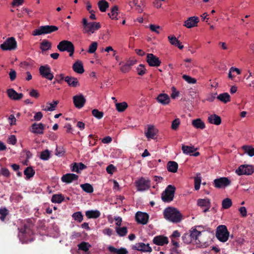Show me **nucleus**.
<instances>
[{"label": "nucleus", "mask_w": 254, "mask_h": 254, "mask_svg": "<svg viewBox=\"0 0 254 254\" xmlns=\"http://www.w3.org/2000/svg\"><path fill=\"white\" fill-rule=\"evenodd\" d=\"M45 129V125L42 123H34L31 126L30 131L36 134H43Z\"/></svg>", "instance_id": "nucleus-19"}, {"label": "nucleus", "mask_w": 254, "mask_h": 254, "mask_svg": "<svg viewBox=\"0 0 254 254\" xmlns=\"http://www.w3.org/2000/svg\"><path fill=\"white\" fill-rule=\"evenodd\" d=\"M86 168V166L82 163H74L71 165V170L72 172H75L79 173L80 170H82Z\"/></svg>", "instance_id": "nucleus-31"}, {"label": "nucleus", "mask_w": 254, "mask_h": 254, "mask_svg": "<svg viewBox=\"0 0 254 254\" xmlns=\"http://www.w3.org/2000/svg\"><path fill=\"white\" fill-rule=\"evenodd\" d=\"M116 110L119 112L125 111L127 108L128 105L127 102H123L121 103H116L115 104Z\"/></svg>", "instance_id": "nucleus-43"}, {"label": "nucleus", "mask_w": 254, "mask_h": 254, "mask_svg": "<svg viewBox=\"0 0 254 254\" xmlns=\"http://www.w3.org/2000/svg\"><path fill=\"white\" fill-rule=\"evenodd\" d=\"M208 121L210 124L218 126L221 124V119L219 116L213 114L208 117Z\"/></svg>", "instance_id": "nucleus-30"}, {"label": "nucleus", "mask_w": 254, "mask_h": 254, "mask_svg": "<svg viewBox=\"0 0 254 254\" xmlns=\"http://www.w3.org/2000/svg\"><path fill=\"white\" fill-rule=\"evenodd\" d=\"M73 70L76 73H83L84 71L82 63L80 61L76 62L72 65Z\"/></svg>", "instance_id": "nucleus-35"}, {"label": "nucleus", "mask_w": 254, "mask_h": 254, "mask_svg": "<svg viewBox=\"0 0 254 254\" xmlns=\"http://www.w3.org/2000/svg\"><path fill=\"white\" fill-rule=\"evenodd\" d=\"M137 190L143 191L148 190L151 186V181L148 178L141 177L135 182Z\"/></svg>", "instance_id": "nucleus-7"}, {"label": "nucleus", "mask_w": 254, "mask_h": 254, "mask_svg": "<svg viewBox=\"0 0 254 254\" xmlns=\"http://www.w3.org/2000/svg\"><path fill=\"white\" fill-rule=\"evenodd\" d=\"M242 149L247 153L249 156L253 157L254 156V148L251 145H243Z\"/></svg>", "instance_id": "nucleus-46"}, {"label": "nucleus", "mask_w": 254, "mask_h": 254, "mask_svg": "<svg viewBox=\"0 0 254 254\" xmlns=\"http://www.w3.org/2000/svg\"><path fill=\"white\" fill-rule=\"evenodd\" d=\"M153 244L157 246H163L169 243L168 238L163 235L155 236L153 239Z\"/></svg>", "instance_id": "nucleus-20"}, {"label": "nucleus", "mask_w": 254, "mask_h": 254, "mask_svg": "<svg viewBox=\"0 0 254 254\" xmlns=\"http://www.w3.org/2000/svg\"><path fill=\"white\" fill-rule=\"evenodd\" d=\"M98 5L101 12H105L109 7V3L105 0H101L98 2Z\"/></svg>", "instance_id": "nucleus-45"}, {"label": "nucleus", "mask_w": 254, "mask_h": 254, "mask_svg": "<svg viewBox=\"0 0 254 254\" xmlns=\"http://www.w3.org/2000/svg\"><path fill=\"white\" fill-rule=\"evenodd\" d=\"M232 205V202L230 198H226L222 202V206L224 209H228Z\"/></svg>", "instance_id": "nucleus-53"}, {"label": "nucleus", "mask_w": 254, "mask_h": 254, "mask_svg": "<svg viewBox=\"0 0 254 254\" xmlns=\"http://www.w3.org/2000/svg\"><path fill=\"white\" fill-rule=\"evenodd\" d=\"M163 214L166 219L173 223L180 222L182 219V215L180 211L173 207L165 208Z\"/></svg>", "instance_id": "nucleus-3"}, {"label": "nucleus", "mask_w": 254, "mask_h": 254, "mask_svg": "<svg viewBox=\"0 0 254 254\" xmlns=\"http://www.w3.org/2000/svg\"><path fill=\"white\" fill-rule=\"evenodd\" d=\"M199 20L197 16L188 18L184 23V26L187 28H191L197 26Z\"/></svg>", "instance_id": "nucleus-17"}, {"label": "nucleus", "mask_w": 254, "mask_h": 254, "mask_svg": "<svg viewBox=\"0 0 254 254\" xmlns=\"http://www.w3.org/2000/svg\"><path fill=\"white\" fill-rule=\"evenodd\" d=\"M140 4L141 1L139 0H132L129 2L130 7L138 13H141L143 11Z\"/></svg>", "instance_id": "nucleus-29"}, {"label": "nucleus", "mask_w": 254, "mask_h": 254, "mask_svg": "<svg viewBox=\"0 0 254 254\" xmlns=\"http://www.w3.org/2000/svg\"><path fill=\"white\" fill-rule=\"evenodd\" d=\"M108 249L111 253H116L117 254H127L128 253L127 249L123 248L117 249L113 246H110L108 247Z\"/></svg>", "instance_id": "nucleus-36"}, {"label": "nucleus", "mask_w": 254, "mask_h": 254, "mask_svg": "<svg viewBox=\"0 0 254 254\" xmlns=\"http://www.w3.org/2000/svg\"><path fill=\"white\" fill-rule=\"evenodd\" d=\"M230 181L226 177H222L214 180V185L216 188H225L230 185Z\"/></svg>", "instance_id": "nucleus-16"}, {"label": "nucleus", "mask_w": 254, "mask_h": 254, "mask_svg": "<svg viewBox=\"0 0 254 254\" xmlns=\"http://www.w3.org/2000/svg\"><path fill=\"white\" fill-rule=\"evenodd\" d=\"M135 247L137 251L143 252L150 253L152 251L149 244H145L143 243H138L136 244Z\"/></svg>", "instance_id": "nucleus-25"}, {"label": "nucleus", "mask_w": 254, "mask_h": 254, "mask_svg": "<svg viewBox=\"0 0 254 254\" xmlns=\"http://www.w3.org/2000/svg\"><path fill=\"white\" fill-rule=\"evenodd\" d=\"M146 62L150 66H159L161 62L159 59L153 54H147L146 56Z\"/></svg>", "instance_id": "nucleus-14"}, {"label": "nucleus", "mask_w": 254, "mask_h": 254, "mask_svg": "<svg viewBox=\"0 0 254 254\" xmlns=\"http://www.w3.org/2000/svg\"><path fill=\"white\" fill-rule=\"evenodd\" d=\"M201 182V177L200 176V174L198 173L196 174V176L194 179V189L195 190H197L200 189Z\"/></svg>", "instance_id": "nucleus-49"}, {"label": "nucleus", "mask_w": 254, "mask_h": 254, "mask_svg": "<svg viewBox=\"0 0 254 254\" xmlns=\"http://www.w3.org/2000/svg\"><path fill=\"white\" fill-rule=\"evenodd\" d=\"M189 234L195 243V244H197L200 243V241L199 240V237L201 234V232L197 230L196 228H191Z\"/></svg>", "instance_id": "nucleus-22"}, {"label": "nucleus", "mask_w": 254, "mask_h": 254, "mask_svg": "<svg viewBox=\"0 0 254 254\" xmlns=\"http://www.w3.org/2000/svg\"><path fill=\"white\" fill-rule=\"evenodd\" d=\"M64 199V196L62 194H56L52 196L51 201L53 203H61Z\"/></svg>", "instance_id": "nucleus-42"}, {"label": "nucleus", "mask_w": 254, "mask_h": 254, "mask_svg": "<svg viewBox=\"0 0 254 254\" xmlns=\"http://www.w3.org/2000/svg\"><path fill=\"white\" fill-rule=\"evenodd\" d=\"M217 99L222 103H227L230 101V96L228 93L225 92L218 95Z\"/></svg>", "instance_id": "nucleus-39"}, {"label": "nucleus", "mask_w": 254, "mask_h": 254, "mask_svg": "<svg viewBox=\"0 0 254 254\" xmlns=\"http://www.w3.org/2000/svg\"><path fill=\"white\" fill-rule=\"evenodd\" d=\"M182 78L186 82L190 84H195L196 82V80L195 78H192L191 76L186 74H184L182 76Z\"/></svg>", "instance_id": "nucleus-57"}, {"label": "nucleus", "mask_w": 254, "mask_h": 254, "mask_svg": "<svg viewBox=\"0 0 254 254\" xmlns=\"http://www.w3.org/2000/svg\"><path fill=\"white\" fill-rule=\"evenodd\" d=\"M176 188L172 185H169L161 195L162 199L164 202H170L174 198Z\"/></svg>", "instance_id": "nucleus-8"}, {"label": "nucleus", "mask_w": 254, "mask_h": 254, "mask_svg": "<svg viewBox=\"0 0 254 254\" xmlns=\"http://www.w3.org/2000/svg\"><path fill=\"white\" fill-rule=\"evenodd\" d=\"M178 165L175 161H169L167 163V170L169 172L176 173L178 171Z\"/></svg>", "instance_id": "nucleus-40"}, {"label": "nucleus", "mask_w": 254, "mask_h": 254, "mask_svg": "<svg viewBox=\"0 0 254 254\" xmlns=\"http://www.w3.org/2000/svg\"><path fill=\"white\" fill-rule=\"evenodd\" d=\"M216 237L221 242L225 243L228 241L229 237V232L225 225H221L217 227Z\"/></svg>", "instance_id": "nucleus-4"}, {"label": "nucleus", "mask_w": 254, "mask_h": 254, "mask_svg": "<svg viewBox=\"0 0 254 254\" xmlns=\"http://www.w3.org/2000/svg\"><path fill=\"white\" fill-rule=\"evenodd\" d=\"M64 78H65V77L64 76V74L61 73L59 74H57L56 75L54 83H62L63 80L64 79Z\"/></svg>", "instance_id": "nucleus-61"}, {"label": "nucleus", "mask_w": 254, "mask_h": 254, "mask_svg": "<svg viewBox=\"0 0 254 254\" xmlns=\"http://www.w3.org/2000/svg\"><path fill=\"white\" fill-rule=\"evenodd\" d=\"M72 218L78 223H80L83 221V215L80 211L76 212L72 214Z\"/></svg>", "instance_id": "nucleus-50"}, {"label": "nucleus", "mask_w": 254, "mask_h": 254, "mask_svg": "<svg viewBox=\"0 0 254 254\" xmlns=\"http://www.w3.org/2000/svg\"><path fill=\"white\" fill-rule=\"evenodd\" d=\"M197 149V148H195L192 145L189 146L184 144H182V150L183 152L187 155H190L195 157L199 156L200 153L199 152L196 151Z\"/></svg>", "instance_id": "nucleus-13"}, {"label": "nucleus", "mask_w": 254, "mask_h": 254, "mask_svg": "<svg viewBox=\"0 0 254 254\" xmlns=\"http://www.w3.org/2000/svg\"><path fill=\"white\" fill-rule=\"evenodd\" d=\"M197 204L198 206L202 208L204 212L209 211L211 207V203L209 199H198L197 201Z\"/></svg>", "instance_id": "nucleus-18"}, {"label": "nucleus", "mask_w": 254, "mask_h": 254, "mask_svg": "<svg viewBox=\"0 0 254 254\" xmlns=\"http://www.w3.org/2000/svg\"><path fill=\"white\" fill-rule=\"evenodd\" d=\"M157 133V130L152 125H149L148 127L147 130L145 132V134L147 138H153Z\"/></svg>", "instance_id": "nucleus-32"}, {"label": "nucleus", "mask_w": 254, "mask_h": 254, "mask_svg": "<svg viewBox=\"0 0 254 254\" xmlns=\"http://www.w3.org/2000/svg\"><path fill=\"white\" fill-rule=\"evenodd\" d=\"M181 121L179 118L175 119L172 123L171 128L173 130H176L180 125Z\"/></svg>", "instance_id": "nucleus-60"}, {"label": "nucleus", "mask_w": 254, "mask_h": 254, "mask_svg": "<svg viewBox=\"0 0 254 254\" xmlns=\"http://www.w3.org/2000/svg\"><path fill=\"white\" fill-rule=\"evenodd\" d=\"M7 93L8 97L13 100H18L22 98L23 95L22 93H18L13 89H9L7 90Z\"/></svg>", "instance_id": "nucleus-23"}, {"label": "nucleus", "mask_w": 254, "mask_h": 254, "mask_svg": "<svg viewBox=\"0 0 254 254\" xmlns=\"http://www.w3.org/2000/svg\"><path fill=\"white\" fill-rule=\"evenodd\" d=\"M135 64V62L133 61H128L126 63L122 64L120 63V65H121L120 67V70L123 73H127L129 72L131 69V67Z\"/></svg>", "instance_id": "nucleus-26"}, {"label": "nucleus", "mask_w": 254, "mask_h": 254, "mask_svg": "<svg viewBox=\"0 0 254 254\" xmlns=\"http://www.w3.org/2000/svg\"><path fill=\"white\" fill-rule=\"evenodd\" d=\"M172 94L171 97L172 99H175L179 95V92L176 89L175 87L172 86L171 87Z\"/></svg>", "instance_id": "nucleus-64"}, {"label": "nucleus", "mask_w": 254, "mask_h": 254, "mask_svg": "<svg viewBox=\"0 0 254 254\" xmlns=\"http://www.w3.org/2000/svg\"><path fill=\"white\" fill-rule=\"evenodd\" d=\"M184 65L187 70L190 69L195 65V62H194L191 59H186L184 60Z\"/></svg>", "instance_id": "nucleus-47"}, {"label": "nucleus", "mask_w": 254, "mask_h": 254, "mask_svg": "<svg viewBox=\"0 0 254 254\" xmlns=\"http://www.w3.org/2000/svg\"><path fill=\"white\" fill-rule=\"evenodd\" d=\"M92 115L98 119H101L103 118L104 113L103 112H100L97 109H93L92 111Z\"/></svg>", "instance_id": "nucleus-59"}, {"label": "nucleus", "mask_w": 254, "mask_h": 254, "mask_svg": "<svg viewBox=\"0 0 254 254\" xmlns=\"http://www.w3.org/2000/svg\"><path fill=\"white\" fill-rule=\"evenodd\" d=\"M191 124L196 129H203L205 127V123L199 118L192 120Z\"/></svg>", "instance_id": "nucleus-33"}, {"label": "nucleus", "mask_w": 254, "mask_h": 254, "mask_svg": "<svg viewBox=\"0 0 254 254\" xmlns=\"http://www.w3.org/2000/svg\"><path fill=\"white\" fill-rule=\"evenodd\" d=\"M78 247L79 250L86 252L91 247V245L88 243L82 242L78 245Z\"/></svg>", "instance_id": "nucleus-52"}, {"label": "nucleus", "mask_w": 254, "mask_h": 254, "mask_svg": "<svg viewBox=\"0 0 254 254\" xmlns=\"http://www.w3.org/2000/svg\"><path fill=\"white\" fill-rule=\"evenodd\" d=\"M157 101L163 105H166L169 104L170 99L168 94L165 93H161L158 95L156 98Z\"/></svg>", "instance_id": "nucleus-24"}, {"label": "nucleus", "mask_w": 254, "mask_h": 254, "mask_svg": "<svg viewBox=\"0 0 254 254\" xmlns=\"http://www.w3.org/2000/svg\"><path fill=\"white\" fill-rule=\"evenodd\" d=\"M8 213V210L6 208H0V219L2 221H4L6 216Z\"/></svg>", "instance_id": "nucleus-58"}, {"label": "nucleus", "mask_w": 254, "mask_h": 254, "mask_svg": "<svg viewBox=\"0 0 254 254\" xmlns=\"http://www.w3.org/2000/svg\"><path fill=\"white\" fill-rule=\"evenodd\" d=\"M73 102L76 108L80 109L85 105L86 99L82 94H80L73 97Z\"/></svg>", "instance_id": "nucleus-15"}, {"label": "nucleus", "mask_w": 254, "mask_h": 254, "mask_svg": "<svg viewBox=\"0 0 254 254\" xmlns=\"http://www.w3.org/2000/svg\"><path fill=\"white\" fill-rule=\"evenodd\" d=\"M59 103L58 101H53L51 103L48 102L45 108H44V106L43 107V110L45 111H53L55 110Z\"/></svg>", "instance_id": "nucleus-34"}, {"label": "nucleus", "mask_w": 254, "mask_h": 254, "mask_svg": "<svg viewBox=\"0 0 254 254\" xmlns=\"http://www.w3.org/2000/svg\"><path fill=\"white\" fill-rule=\"evenodd\" d=\"M35 174V170L31 166L27 167L24 171V174L26 176V180H29L34 176Z\"/></svg>", "instance_id": "nucleus-38"}, {"label": "nucleus", "mask_w": 254, "mask_h": 254, "mask_svg": "<svg viewBox=\"0 0 254 254\" xmlns=\"http://www.w3.org/2000/svg\"><path fill=\"white\" fill-rule=\"evenodd\" d=\"M0 48L3 51L14 50L17 48V42L14 37H9L0 44Z\"/></svg>", "instance_id": "nucleus-9"}, {"label": "nucleus", "mask_w": 254, "mask_h": 254, "mask_svg": "<svg viewBox=\"0 0 254 254\" xmlns=\"http://www.w3.org/2000/svg\"><path fill=\"white\" fill-rule=\"evenodd\" d=\"M98 47V43L97 42H93L89 46L87 52L89 54H93L97 50Z\"/></svg>", "instance_id": "nucleus-54"}, {"label": "nucleus", "mask_w": 254, "mask_h": 254, "mask_svg": "<svg viewBox=\"0 0 254 254\" xmlns=\"http://www.w3.org/2000/svg\"><path fill=\"white\" fill-rule=\"evenodd\" d=\"M58 27L55 25L41 26L39 28L35 29L32 32V35L39 36L43 34H47L57 31Z\"/></svg>", "instance_id": "nucleus-6"}, {"label": "nucleus", "mask_w": 254, "mask_h": 254, "mask_svg": "<svg viewBox=\"0 0 254 254\" xmlns=\"http://www.w3.org/2000/svg\"><path fill=\"white\" fill-rule=\"evenodd\" d=\"M85 215L89 219H96L100 216V212L97 210H88L85 212Z\"/></svg>", "instance_id": "nucleus-37"}, {"label": "nucleus", "mask_w": 254, "mask_h": 254, "mask_svg": "<svg viewBox=\"0 0 254 254\" xmlns=\"http://www.w3.org/2000/svg\"><path fill=\"white\" fill-rule=\"evenodd\" d=\"M64 80L70 86L75 87L79 86V83L77 78L67 76L65 77Z\"/></svg>", "instance_id": "nucleus-28"}, {"label": "nucleus", "mask_w": 254, "mask_h": 254, "mask_svg": "<svg viewBox=\"0 0 254 254\" xmlns=\"http://www.w3.org/2000/svg\"><path fill=\"white\" fill-rule=\"evenodd\" d=\"M50 152L48 149H46L41 152L40 158L43 160H48L50 158Z\"/></svg>", "instance_id": "nucleus-55"}, {"label": "nucleus", "mask_w": 254, "mask_h": 254, "mask_svg": "<svg viewBox=\"0 0 254 254\" xmlns=\"http://www.w3.org/2000/svg\"><path fill=\"white\" fill-rule=\"evenodd\" d=\"M52 43L47 40H44L40 44V49L43 51H47L51 48Z\"/></svg>", "instance_id": "nucleus-48"}, {"label": "nucleus", "mask_w": 254, "mask_h": 254, "mask_svg": "<svg viewBox=\"0 0 254 254\" xmlns=\"http://www.w3.org/2000/svg\"><path fill=\"white\" fill-rule=\"evenodd\" d=\"M118 7L114 6L111 8V11L108 13V15L112 19L117 20L118 19Z\"/></svg>", "instance_id": "nucleus-41"}, {"label": "nucleus", "mask_w": 254, "mask_h": 254, "mask_svg": "<svg viewBox=\"0 0 254 254\" xmlns=\"http://www.w3.org/2000/svg\"><path fill=\"white\" fill-rule=\"evenodd\" d=\"M21 226L18 227V237L22 243H28L34 240V233L30 226L25 221H20Z\"/></svg>", "instance_id": "nucleus-1"}, {"label": "nucleus", "mask_w": 254, "mask_h": 254, "mask_svg": "<svg viewBox=\"0 0 254 254\" xmlns=\"http://www.w3.org/2000/svg\"><path fill=\"white\" fill-rule=\"evenodd\" d=\"M83 33L88 36H91L101 28V24L99 22H88L86 18L82 19Z\"/></svg>", "instance_id": "nucleus-2"}, {"label": "nucleus", "mask_w": 254, "mask_h": 254, "mask_svg": "<svg viewBox=\"0 0 254 254\" xmlns=\"http://www.w3.org/2000/svg\"><path fill=\"white\" fill-rule=\"evenodd\" d=\"M39 70L40 74L42 77L49 80H52L54 78V74L49 65L47 64L41 65L40 66Z\"/></svg>", "instance_id": "nucleus-10"}, {"label": "nucleus", "mask_w": 254, "mask_h": 254, "mask_svg": "<svg viewBox=\"0 0 254 254\" xmlns=\"http://www.w3.org/2000/svg\"><path fill=\"white\" fill-rule=\"evenodd\" d=\"M137 72L138 75H142L145 73L146 69L145 66L140 64L138 65V66L136 68Z\"/></svg>", "instance_id": "nucleus-62"}, {"label": "nucleus", "mask_w": 254, "mask_h": 254, "mask_svg": "<svg viewBox=\"0 0 254 254\" xmlns=\"http://www.w3.org/2000/svg\"><path fill=\"white\" fill-rule=\"evenodd\" d=\"M58 49L61 52L66 51L70 57L72 56L74 52V46L72 43L67 40H63L57 45Z\"/></svg>", "instance_id": "nucleus-5"}, {"label": "nucleus", "mask_w": 254, "mask_h": 254, "mask_svg": "<svg viewBox=\"0 0 254 254\" xmlns=\"http://www.w3.org/2000/svg\"><path fill=\"white\" fill-rule=\"evenodd\" d=\"M149 216L148 213L141 211H137L135 214V220L138 224L143 225L148 223Z\"/></svg>", "instance_id": "nucleus-12"}, {"label": "nucleus", "mask_w": 254, "mask_h": 254, "mask_svg": "<svg viewBox=\"0 0 254 254\" xmlns=\"http://www.w3.org/2000/svg\"><path fill=\"white\" fill-rule=\"evenodd\" d=\"M168 39L171 45L178 47L180 50L184 48V46L182 44V43L174 35L169 36Z\"/></svg>", "instance_id": "nucleus-27"}, {"label": "nucleus", "mask_w": 254, "mask_h": 254, "mask_svg": "<svg viewBox=\"0 0 254 254\" xmlns=\"http://www.w3.org/2000/svg\"><path fill=\"white\" fill-rule=\"evenodd\" d=\"M149 28L152 31L158 34L160 33V29L161 28L159 25L150 24L149 25Z\"/></svg>", "instance_id": "nucleus-63"}, {"label": "nucleus", "mask_w": 254, "mask_h": 254, "mask_svg": "<svg viewBox=\"0 0 254 254\" xmlns=\"http://www.w3.org/2000/svg\"><path fill=\"white\" fill-rule=\"evenodd\" d=\"M254 172L253 166L249 165H240L237 169L236 170V173L239 176L250 175Z\"/></svg>", "instance_id": "nucleus-11"}, {"label": "nucleus", "mask_w": 254, "mask_h": 254, "mask_svg": "<svg viewBox=\"0 0 254 254\" xmlns=\"http://www.w3.org/2000/svg\"><path fill=\"white\" fill-rule=\"evenodd\" d=\"M78 179V176L72 173H67L61 178L62 181L66 184H70L73 181H77Z\"/></svg>", "instance_id": "nucleus-21"}, {"label": "nucleus", "mask_w": 254, "mask_h": 254, "mask_svg": "<svg viewBox=\"0 0 254 254\" xmlns=\"http://www.w3.org/2000/svg\"><path fill=\"white\" fill-rule=\"evenodd\" d=\"M183 242L187 244H195L194 241L192 240L191 238L190 237V236L189 233H186L183 236Z\"/></svg>", "instance_id": "nucleus-56"}, {"label": "nucleus", "mask_w": 254, "mask_h": 254, "mask_svg": "<svg viewBox=\"0 0 254 254\" xmlns=\"http://www.w3.org/2000/svg\"><path fill=\"white\" fill-rule=\"evenodd\" d=\"M81 189L86 192L92 193L93 192V188L90 184L85 183L80 185Z\"/></svg>", "instance_id": "nucleus-51"}, {"label": "nucleus", "mask_w": 254, "mask_h": 254, "mask_svg": "<svg viewBox=\"0 0 254 254\" xmlns=\"http://www.w3.org/2000/svg\"><path fill=\"white\" fill-rule=\"evenodd\" d=\"M116 232L120 237H124L127 233V227H116Z\"/></svg>", "instance_id": "nucleus-44"}]
</instances>
